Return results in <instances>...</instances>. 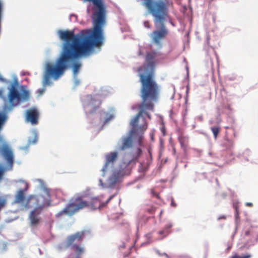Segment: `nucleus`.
I'll list each match as a JSON object with an SVG mask.
<instances>
[{"label":"nucleus","instance_id":"1","mask_svg":"<svg viewBox=\"0 0 258 258\" xmlns=\"http://www.w3.org/2000/svg\"><path fill=\"white\" fill-rule=\"evenodd\" d=\"M159 55L160 54L155 50L147 52L144 64L138 69L141 84L142 102L139 106V112L131 121L130 124L133 127L131 131V137L123 139L120 147L122 150L132 147V137L138 141L139 146L142 145L143 134L148 127V123L143 115L151 119V115L148 111L154 110L155 103L159 96V86L155 80V70L158 63L157 58Z\"/></svg>","mask_w":258,"mask_h":258},{"label":"nucleus","instance_id":"2","mask_svg":"<svg viewBox=\"0 0 258 258\" xmlns=\"http://www.w3.org/2000/svg\"><path fill=\"white\" fill-rule=\"evenodd\" d=\"M142 5L153 16L155 28L151 37L153 42L161 46V40L168 34L165 22L169 18V10L173 5L171 0H141Z\"/></svg>","mask_w":258,"mask_h":258},{"label":"nucleus","instance_id":"3","mask_svg":"<svg viewBox=\"0 0 258 258\" xmlns=\"http://www.w3.org/2000/svg\"><path fill=\"white\" fill-rule=\"evenodd\" d=\"M115 195L111 196L105 202H101L98 197L92 198L88 201H84L81 198H77L74 201L69 203L64 209L56 214V216L60 217L64 215L72 216L79 210L86 207L92 210L100 209L105 207Z\"/></svg>","mask_w":258,"mask_h":258},{"label":"nucleus","instance_id":"4","mask_svg":"<svg viewBox=\"0 0 258 258\" xmlns=\"http://www.w3.org/2000/svg\"><path fill=\"white\" fill-rule=\"evenodd\" d=\"M118 157L117 152H112L105 155L106 161L101 169L102 176H105V174L112 171L111 175L108 179V183L113 185L119 181L120 179L123 176V173L121 170L113 169V165Z\"/></svg>","mask_w":258,"mask_h":258},{"label":"nucleus","instance_id":"5","mask_svg":"<svg viewBox=\"0 0 258 258\" xmlns=\"http://www.w3.org/2000/svg\"><path fill=\"white\" fill-rule=\"evenodd\" d=\"M88 233L89 231L83 230L71 234L66 238L64 241L65 247H70L76 254V256L68 258H81V255L84 252L85 250L84 247L78 243H81Z\"/></svg>","mask_w":258,"mask_h":258},{"label":"nucleus","instance_id":"6","mask_svg":"<svg viewBox=\"0 0 258 258\" xmlns=\"http://www.w3.org/2000/svg\"><path fill=\"white\" fill-rule=\"evenodd\" d=\"M18 85V82L16 79L9 89L8 99L12 106H16L18 104L22 98L27 100L29 97V92L26 90L24 91L23 94L21 95L17 90Z\"/></svg>","mask_w":258,"mask_h":258},{"label":"nucleus","instance_id":"7","mask_svg":"<svg viewBox=\"0 0 258 258\" xmlns=\"http://www.w3.org/2000/svg\"><path fill=\"white\" fill-rule=\"evenodd\" d=\"M46 194L48 199H49L50 194L48 190L46 191ZM35 204L37 207L30 212L29 216L30 224L32 227H36L40 223L41 218L40 215L43 210L44 206L46 205H49L50 204V200H47L41 204H40L38 202H37Z\"/></svg>","mask_w":258,"mask_h":258},{"label":"nucleus","instance_id":"8","mask_svg":"<svg viewBox=\"0 0 258 258\" xmlns=\"http://www.w3.org/2000/svg\"><path fill=\"white\" fill-rule=\"evenodd\" d=\"M43 196L42 195H31L26 199L24 191L21 189L18 191L16 195L14 203L21 204L24 208L28 209L30 207L32 206L31 202L35 204L37 202H39L40 199H43Z\"/></svg>","mask_w":258,"mask_h":258},{"label":"nucleus","instance_id":"9","mask_svg":"<svg viewBox=\"0 0 258 258\" xmlns=\"http://www.w3.org/2000/svg\"><path fill=\"white\" fill-rule=\"evenodd\" d=\"M0 152L2 156L7 161L10 169H12L14 163V155L12 150L7 143H4L1 149Z\"/></svg>","mask_w":258,"mask_h":258},{"label":"nucleus","instance_id":"10","mask_svg":"<svg viewBox=\"0 0 258 258\" xmlns=\"http://www.w3.org/2000/svg\"><path fill=\"white\" fill-rule=\"evenodd\" d=\"M39 112L36 108H31L27 111L26 120L32 124H36L38 122Z\"/></svg>","mask_w":258,"mask_h":258},{"label":"nucleus","instance_id":"11","mask_svg":"<svg viewBox=\"0 0 258 258\" xmlns=\"http://www.w3.org/2000/svg\"><path fill=\"white\" fill-rule=\"evenodd\" d=\"M249 236V240L251 242H256L258 241V229L256 228H251L250 230L245 231L244 234V237Z\"/></svg>","mask_w":258,"mask_h":258},{"label":"nucleus","instance_id":"12","mask_svg":"<svg viewBox=\"0 0 258 258\" xmlns=\"http://www.w3.org/2000/svg\"><path fill=\"white\" fill-rule=\"evenodd\" d=\"M173 225L169 223L167 224L164 227V228L159 231L158 232V234L159 235V237L157 238L158 240H161L166 237L169 233L171 232L170 229L172 228Z\"/></svg>","mask_w":258,"mask_h":258},{"label":"nucleus","instance_id":"13","mask_svg":"<svg viewBox=\"0 0 258 258\" xmlns=\"http://www.w3.org/2000/svg\"><path fill=\"white\" fill-rule=\"evenodd\" d=\"M142 152V151L141 149L137 148L135 152L133 153L132 158L126 162V165H128L131 164H133V165H135L136 162L141 155ZM124 164H126V162H124Z\"/></svg>","mask_w":258,"mask_h":258},{"label":"nucleus","instance_id":"14","mask_svg":"<svg viewBox=\"0 0 258 258\" xmlns=\"http://www.w3.org/2000/svg\"><path fill=\"white\" fill-rule=\"evenodd\" d=\"M151 163V160L149 158H147L140 164L139 167V171L140 172H145L147 171Z\"/></svg>","mask_w":258,"mask_h":258},{"label":"nucleus","instance_id":"15","mask_svg":"<svg viewBox=\"0 0 258 258\" xmlns=\"http://www.w3.org/2000/svg\"><path fill=\"white\" fill-rule=\"evenodd\" d=\"M179 142L182 147H186L188 145V138L183 136L178 137Z\"/></svg>","mask_w":258,"mask_h":258},{"label":"nucleus","instance_id":"16","mask_svg":"<svg viewBox=\"0 0 258 258\" xmlns=\"http://www.w3.org/2000/svg\"><path fill=\"white\" fill-rule=\"evenodd\" d=\"M81 67V64L80 62H75L73 64V70L74 74L75 75H76L78 73Z\"/></svg>","mask_w":258,"mask_h":258},{"label":"nucleus","instance_id":"17","mask_svg":"<svg viewBox=\"0 0 258 258\" xmlns=\"http://www.w3.org/2000/svg\"><path fill=\"white\" fill-rule=\"evenodd\" d=\"M7 203V199L3 196H0V212L6 206Z\"/></svg>","mask_w":258,"mask_h":258},{"label":"nucleus","instance_id":"18","mask_svg":"<svg viewBox=\"0 0 258 258\" xmlns=\"http://www.w3.org/2000/svg\"><path fill=\"white\" fill-rule=\"evenodd\" d=\"M220 127L219 126H212L211 128L212 133H213L215 139L217 138V136L220 132Z\"/></svg>","mask_w":258,"mask_h":258},{"label":"nucleus","instance_id":"19","mask_svg":"<svg viewBox=\"0 0 258 258\" xmlns=\"http://www.w3.org/2000/svg\"><path fill=\"white\" fill-rule=\"evenodd\" d=\"M251 255L250 254H247L243 256H239L237 254L233 255L230 258H251Z\"/></svg>","mask_w":258,"mask_h":258},{"label":"nucleus","instance_id":"20","mask_svg":"<svg viewBox=\"0 0 258 258\" xmlns=\"http://www.w3.org/2000/svg\"><path fill=\"white\" fill-rule=\"evenodd\" d=\"M4 10V5L2 1L0 0V24H1L2 15Z\"/></svg>","mask_w":258,"mask_h":258},{"label":"nucleus","instance_id":"21","mask_svg":"<svg viewBox=\"0 0 258 258\" xmlns=\"http://www.w3.org/2000/svg\"><path fill=\"white\" fill-rule=\"evenodd\" d=\"M5 171V169L2 167H0V181L3 179Z\"/></svg>","mask_w":258,"mask_h":258},{"label":"nucleus","instance_id":"22","mask_svg":"<svg viewBox=\"0 0 258 258\" xmlns=\"http://www.w3.org/2000/svg\"><path fill=\"white\" fill-rule=\"evenodd\" d=\"M226 142L227 144H228L229 147H228V149H230L233 145V143L232 141L229 140H227Z\"/></svg>","mask_w":258,"mask_h":258},{"label":"nucleus","instance_id":"23","mask_svg":"<svg viewBox=\"0 0 258 258\" xmlns=\"http://www.w3.org/2000/svg\"><path fill=\"white\" fill-rule=\"evenodd\" d=\"M144 26L147 28H150L151 27L150 23L149 21H145L144 23Z\"/></svg>","mask_w":258,"mask_h":258},{"label":"nucleus","instance_id":"24","mask_svg":"<svg viewBox=\"0 0 258 258\" xmlns=\"http://www.w3.org/2000/svg\"><path fill=\"white\" fill-rule=\"evenodd\" d=\"M147 211L150 213H152L155 211V208L152 207L151 208L147 209Z\"/></svg>","mask_w":258,"mask_h":258},{"label":"nucleus","instance_id":"25","mask_svg":"<svg viewBox=\"0 0 258 258\" xmlns=\"http://www.w3.org/2000/svg\"><path fill=\"white\" fill-rule=\"evenodd\" d=\"M152 195H153L154 196H155V197H157V198H158V196H159L158 194H157L155 191L152 190Z\"/></svg>","mask_w":258,"mask_h":258},{"label":"nucleus","instance_id":"26","mask_svg":"<svg viewBox=\"0 0 258 258\" xmlns=\"http://www.w3.org/2000/svg\"><path fill=\"white\" fill-rule=\"evenodd\" d=\"M245 205H246V206H248V207H252L253 204H252V203H248V202H247V203H246L245 204Z\"/></svg>","mask_w":258,"mask_h":258},{"label":"nucleus","instance_id":"27","mask_svg":"<svg viewBox=\"0 0 258 258\" xmlns=\"http://www.w3.org/2000/svg\"><path fill=\"white\" fill-rule=\"evenodd\" d=\"M125 247V244H124V243H122V244H121V245L119 246V248L120 249H121V248H124Z\"/></svg>","mask_w":258,"mask_h":258},{"label":"nucleus","instance_id":"28","mask_svg":"<svg viewBox=\"0 0 258 258\" xmlns=\"http://www.w3.org/2000/svg\"><path fill=\"white\" fill-rule=\"evenodd\" d=\"M171 205L173 207H176V205L173 200H172Z\"/></svg>","mask_w":258,"mask_h":258},{"label":"nucleus","instance_id":"29","mask_svg":"<svg viewBox=\"0 0 258 258\" xmlns=\"http://www.w3.org/2000/svg\"><path fill=\"white\" fill-rule=\"evenodd\" d=\"M0 81H1L3 82H6V80L5 79L3 78L1 75H0Z\"/></svg>","mask_w":258,"mask_h":258},{"label":"nucleus","instance_id":"30","mask_svg":"<svg viewBox=\"0 0 258 258\" xmlns=\"http://www.w3.org/2000/svg\"><path fill=\"white\" fill-rule=\"evenodd\" d=\"M162 255H164V256H165L166 257H168V254L166 253H163V254H161Z\"/></svg>","mask_w":258,"mask_h":258},{"label":"nucleus","instance_id":"31","mask_svg":"<svg viewBox=\"0 0 258 258\" xmlns=\"http://www.w3.org/2000/svg\"><path fill=\"white\" fill-rule=\"evenodd\" d=\"M210 37L209 36L207 37V43L209 44Z\"/></svg>","mask_w":258,"mask_h":258},{"label":"nucleus","instance_id":"32","mask_svg":"<svg viewBox=\"0 0 258 258\" xmlns=\"http://www.w3.org/2000/svg\"><path fill=\"white\" fill-rule=\"evenodd\" d=\"M221 218L225 219V218H226V217H225V216H222V217H219V218H218V219L219 220V219H220Z\"/></svg>","mask_w":258,"mask_h":258},{"label":"nucleus","instance_id":"33","mask_svg":"<svg viewBox=\"0 0 258 258\" xmlns=\"http://www.w3.org/2000/svg\"><path fill=\"white\" fill-rule=\"evenodd\" d=\"M176 153V151H175V149L174 148L173 149V154H175Z\"/></svg>","mask_w":258,"mask_h":258},{"label":"nucleus","instance_id":"34","mask_svg":"<svg viewBox=\"0 0 258 258\" xmlns=\"http://www.w3.org/2000/svg\"><path fill=\"white\" fill-rule=\"evenodd\" d=\"M2 92H3V91H0V95H2Z\"/></svg>","mask_w":258,"mask_h":258},{"label":"nucleus","instance_id":"35","mask_svg":"<svg viewBox=\"0 0 258 258\" xmlns=\"http://www.w3.org/2000/svg\"><path fill=\"white\" fill-rule=\"evenodd\" d=\"M221 90L223 91H225V89L223 88Z\"/></svg>","mask_w":258,"mask_h":258},{"label":"nucleus","instance_id":"36","mask_svg":"<svg viewBox=\"0 0 258 258\" xmlns=\"http://www.w3.org/2000/svg\"><path fill=\"white\" fill-rule=\"evenodd\" d=\"M236 0H231L232 2H235Z\"/></svg>","mask_w":258,"mask_h":258}]
</instances>
